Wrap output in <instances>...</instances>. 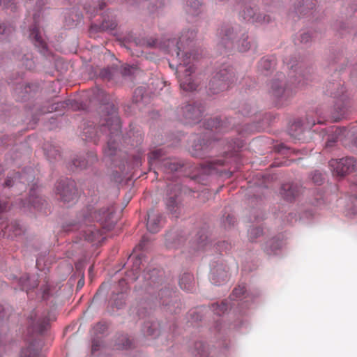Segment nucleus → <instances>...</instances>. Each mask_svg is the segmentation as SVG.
I'll list each match as a JSON object with an SVG mask.
<instances>
[{
    "label": "nucleus",
    "instance_id": "1",
    "mask_svg": "<svg viewBox=\"0 0 357 357\" xmlns=\"http://www.w3.org/2000/svg\"><path fill=\"white\" fill-rule=\"evenodd\" d=\"M100 111L101 119L99 128L89 124L84 127L82 136L84 139L93 141L96 143L104 132L106 133L108 131L109 139L104 149V154L107 157H112L115 155L118 151L116 140L120 137V120L116 109L112 103L108 102L103 105L100 107Z\"/></svg>",
    "mask_w": 357,
    "mask_h": 357
},
{
    "label": "nucleus",
    "instance_id": "2",
    "mask_svg": "<svg viewBox=\"0 0 357 357\" xmlns=\"http://www.w3.org/2000/svg\"><path fill=\"white\" fill-rule=\"evenodd\" d=\"M171 44L174 49L172 52V58L169 64L172 69L176 70L181 89L185 91L196 90L199 82L194 75L195 68L193 61L195 60L190 59V57L181 58L179 48L176 47L175 42L172 41ZM185 56H187V53H185Z\"/></svg>",
    "mask_w": 357,
    "mask_h": 357
},
{
    "label": "nucleus",
    "instance_id": "3",
    "mask_svg": "<svg viewBox=\"0 0 357 357\" xmlns=\"http://www.w3.org/2000/svg\"><path fill=\"white\" fill-rule=\"evenodd\" d=\"M197 36V32L195 29H184L178 38V39L176 38H172L169 39L165 42V48L167 52L171 55V57L172 58V50L174 49L173 46L172 45V42L174 41L176 43V47H178L179 48V53L180 56L181 58H186L185 56V53H187V57H190V59H192L193 60H195L197 59L196 54L192 52V50L189 48L190 43L193 41V40Z\"/></svg>",
    "mask_w": 357,
    "mask_h": 357
},
{
    "label": "nucleus",
    "instance_id": "4",
    "mask_svg": "<svg viewBox=\"0 0 357 357\" xmlns=\"http://www.w3.org/2000/svg\"><path fill=\"white\" fill-rule=\"evenodd\" d=\"M234 79L233 68L228 65H223L213 73L208 84V90L212 93H218L227 89Z\"/></svg>",
    "mask_w": 357,
    "mask_h": 357
},
{
    "label": "nucleus",
    "instance_id": "5",
    "mask_svg": "<svg viewBox=\"0 0 357 357\" xmlns=\"http://www.w3.org/2000/svg\"><path fill=\"white\" fill-rule=\"evenodd\" d=\"M91 209L87 208L83 211L77 218V221L72 225H78V229H80L84 238L88 241H100L102 237V231L92 225L93 218L92 217Z\"/></svg>",
    "mask_w": 357,
    "mask_h": 357
},
{
    "label": "nucleus",
    "instance_id": "6",
    "mask_svg": "<svg viewBox=\"0 0 357 357\" xmlns=\"http://www.w3.org/2000/svg\"><path fill=\"white\" fill-rule=\"evenodd\" d=\"M326 93L337 100L331 111L333 120L338 121L345 118L347 114V108L345 104L347 96L344 95V87L340 83H332L327 86Z\"/></svg>",
    "mask_w": 357,
    "mask_h": 357
},
{
    "label": "nucleus",
    "instance_id": "7",
    "mask_svg": "<svg viewBox=\"0 0 357 357\" xmlns=\"http://www.w3.org/2000/svg\"><path fill=\"white\" fill-rule=\"evenodd\" d=\"M165 152L162 149H155L150 152L148 156L150 169L158 166V169L169 174L182 167V164L176 159L163 158Z\"/></svg>",
    "mask_w": 357,
    "mask_h": 357
},
{
    "label": "nucleus",
    "instance_id": "8",
    "mask_svg": "<svg viewBox=\"0 0 357 357\" xmlns=\"http://www.w3.org/2000/svg\"><path fill=\"white\" fill-rule=\"evenodd\" d=\"M55 190L61 201L65 204H73L77 200V190L75 181L68 178L57 181Z\"/></svg>",
    "mask_w": 357,
    "mask_h": 357
},
{
    "label": "nucleus",
    "instance_id": "9",
    "mask_svg": "<svg viewBox=\"0 0 357 357\" xmlns=\"http://www.w3.org/2000/svg\"><path fill=\"white\" fill-rule=\"evenodd\" d=\"M245 29L238 24L222 25L219 31L220 43L225 47H230Z\"/></svg>",
    "mask_w": 357,
    "mask_h": 357
},
{
    "label": "nucleus",
    "instance_id": "10",
    "mask_svg": "<svg viewBox=\"0 0 357 357\" xmlns=\"http://www.w3.org/2000/svg\"><path fill=\"white\" fill-rule=\"evenodd\" d=\"M270 94L276 99L280 103L282 104L287 100L291 96V91L286 87V83L284 79V76L280 75V77L274 79L271 81L269 88Z\"/></svg>",
    "mask_w": 357,
    "mask_h": 357
},
{
    "label": "nucleus",
    "instance_id": "11",
    "mask_svg": "<svg viewBox=\"0 0 357 357\" xmlns=\"http://www.w3.org/2000/svg\"><path fill=\"white\" fill-rule=\"evenodd\" d=\"M329 166L334 174L342 176L357 167V162L352 158H344L340 160L332 159L329 162Z\"/></svg>",
    "mask_w": 357,
    "mask_h": 357
},
{
    "label": "nucleus",
    "instance_id": "12",
    "mask_svg": "<svg viewBox=\"0 0 357 357\" xmlns=\"http://www.w3.org/2000/svg\"><path fill=\"white\" fill-rule=\"evenodd\" d=\"M181 112L186 123H196L201 120L204 108L201 104H188L181 108Z\"/></svg>",
    "mask_w": 357,
    "mask_h": 357
},
{
    "label": "nucleus",
    "instance_id": "13",
    "mask_svg": "<svg viewBox=\"0 0 357 357\" xmlns=\"http://www.w3.org/2000/svg\"><path fill=\"white\" fill-rule=\"evenodd\" d=\"M241 16L246 21L251 22L268 23L271 21L269 15L259 12L257 6H245L241 13Z\"/></svg>",
    "mask_w": 357,
    "mask_h": 357
},
{
    "label": "nucleus",
    "instance_id": "14",
    "mask_svg": "<svg viewBox=\"0 0 357 357\" xmlns=\"http://www.w3.org/2000/svg\"><path fill=\"white\" fill-rule=\"evenodd\" d=\"M113 207H103L98 211H95L94 218L105 229H110L115 223L114 220Z\"/></svg>",
    "mask_w": 357,
    "mask_h": 357
},
{
    "label": "nucleus",
    "instance_id": "15",
    "mask_svg": "<svg viewBox=\"0 0 357 357\" xmlns=\"http://www.w3.org/2000/svg\"><path fill=\"white\" fill-rule=\"evenodd\" d=\"M34 174L33 169L29 167L24 170L22 174H19L17 173L13 174V176H8L6 181L3 184L4 187H11L14 184H17V181L19 183H22L24 185L29 184L30 182L33 181Z\"/></svg>",
    "mask_w": 357,
    "mask_h": 357
},
{
    "label": "nucleus",
    "instance_id": "16",
    "mask_svg": "<svg viewBox=\"0 0 357 357\" xmlns=\"http://www.w3.org/2000/svg\"><path fill=\"white\" fill-rule=\"evenodd\" d=\"M229 279L228 270L222 264L212 265L211 268L210 280L215 285H221Z\"/></svg>",
    "mask_w": 357,
    "mask_h": 357
},
{
    "label": "nucleus",
    "instance_id": "17",
    "mask_svg": "<svg viewBox=\"0 0 357 357\" xmlns=\"http://www.w3.org/2000/svg\"><path fill=\"white\" fill-rule=\"evenodd\" d=\"M231 47H236L239 52H245L249 50H255L257 43L254 39L249 37L248 32L245 30Z\"/></svg>",
    "mask_w": 357,
    "mask_h": 357
},
{
    "label": "nucleus",
    "instance_id": "18",
    "mask_svg": "<svg viewBox=\"0 0 357 357\" xmlns=\"http://www.w3.org/2000/svg\"><path fill=\"white\" fill-rule=\"evenodd\" d=\"M160 331V323L153 317H149L144 321L142 327V332L146 336L155 337L159 335Z\"/></svg>",
    "mask_w": 357,
    "mask_h": 357
},
{
    "label": "nucleus",
    "instance_id": "19",
    "mask_svg": "<svg viewBox=\"0 0 357 357\" xmlns=\"http://www.w3.org/2000/svg\"><path fill=\"white\" fill-rule=\"evenodd\" d=\"M96 160V155L93 153L77 156L73 160L70 169L73 171L84 169Z\"/></svg>",
    "mask_w": 357,
    "mask_h": 357
},
{
    "label": "nucleus",
    "instance_id": "20",
    "mask_svg": "<svg viewBox=\"0 0 357 357\" xmlns=\"http://www.w3.org/2000/svg\"><path fill=\"white\" fill-rule=\"evenodd\" d=\"M47 205V204L46 200L40 195H38L35 191H33L29 196L27 205L26 203H23L22 206L29 207V206H31L39 212L46 213L45 209Z\"/></svg>",
    "mask_w": 357,
    "mask_h": 357
},
{
    "label": "nucleus",
    "instance_id": "21",
    "mask_svg": "<svg viewBox=\"0 0 357 357\" xmlns=\"http://www.w3.org/2000/svg\"><path fill=\"white\" fill-rule=\"evenodd\" d=\"M29 319L31 326L37 333H43L48 326V320L42 316H38L36 312H32Z\"/></svg>",
    "mask_w": 357,
    "mask_h": 357
},
{
    "label": "nucleus",
    "instance_id": "22",
    "mask_svg": "<svg viewBox=\"0 0 357 357\" xmlns=\"http://www.w3.org/2000/svg\"><path fill=\"white\" fill-rule=\"evenodd\" d=\"M29 37L39 51L45 53L47 50V43L39 29L36 25L31 29Z\"/></svg>",
    "mask_w": 357,
    "mask_h": 357
},
{
    "label": "nucleus",
    "instance_id": "23",
    "mask_svg": "<svg viewBox=\"0 0 357 357\" xmlns=\"http://www.w3.org/2000/svg\"><path fill=\"white\" fill-rule=\"evenodd\" d=\"M161 215L154 210H151L147 214V229L151 233H156L160 228Z\"/></svg>",
    "mask_w": 357,
    "mask_h": 357
},
{
    "label": "nucleus",
    "instance_id": "24",
    "mask_svg": "<svg viewBox=\"0 0 357 357\" xmlns=\"http://www.w3.org/2000/svg\"><path fill=\"white\" fill-rule=\"evenodd\" d=\"M223 165H225V160L222 159H216L205 162L202 165L200 174H211L217 173L219 171L218 167Z\"/></svg>",
    "mask_w": 357,
    "mask_h": 357
},
{
    "label": "nucleus",
    "instance_id": "25",
    "mask_svg": "<svg viewBox=\"0 0 357 357\" xmlns=\"http://www.w3.org/2000/svg\"><path fill=\"white\" fill-rule=\"evenodd\" d=\"M300 192V189L297 184L289 183L282 185L280 194L283 198L287 201H291Z\"/></svg>",
    "mask_w": 357,
    "mask_h": 357
},
{
    "label": "nucleus",
    "instance_id": "26",
    "mask_svg": "<svg viewBox=\"0 0 357 357\" xmlns=\"http://www.w3.org/2000/svg\"><path fill=\"white\" fill-rule=\"evenodd\" d=\"M204 0H188L185 6V12L192 16L198 15L203 10Z\"/></svg>",
    "mask_w": 357,
    "mask_h": 357
},
{
    "label": "nucleus",
    "instance_id": "27",
    "mask_svg": "<svg viewBox=\"0 0 357 357\" xmlns=\"http://www.w3.org/2000/svg\"><path fill=\"white\" fill-rule=\"evenodd\" d=\"M208 245L207 236L204 231H199L193 238L191 246L193 250L199 251L204 250Z\"/></svg>",
    "mask_w": 357,
    "mask_h": 357
},
{
    "label": "nucleus",
    "instance_id": "28",
    "mask_svg": "<svg viewBox=\"0 0 357 357\" xmlns=\"http://www.w3.org/2000/svg\"><path fill=\"white\" fill-rule=\"evenodd\" d=\"M13 58L15 60L20 61L22 65L24 66L26 68H31L33 67V61L31 59V56L22 53L21 50L15 49L13 53Z\"/></svg>",
    "mask_w": 357,
    "mask_h": 357
},
{
    "label": "nucleus",
    "instance_id": "29",
    "mask_svg": "<svg viewBox=\"0 0 357 357\" xmlns=\"http://www.w3.org/2000/svg\"><path fill=\"white\" fill-rule=\"evenodd\" d=\"M39 344L33 342L23 348L18 357H37L39 355Z\"/></svg>",
    "mask_w": 357,
    "mask_h": 357
},
{
    "label": "nucleus",
    "instance_id": "30",
    "mask_svg": "<svg viewBox=\"0 0 357 357\" xmlns=\"http://www.w3.org/2000/svg\"><path fill=\"white\" fill-rule=\"evenodd\" d=\"M275 67V61L268 57L262 58L258 64L259 70L264 75H267Z\"/></svg>",
    "mask_w": 357,
    "mask_h": 357
},
{
    "label": "nucleus",
    "instance_id": "31",
    "mask_svg": "<svg viewBox=\"0 0 357 357\" xmlns=\"http://www.w3.org/2000/svg\"><path fill=\"white\" fill-rule=\"evenodd\" d=\"M133 100L137 104H146L149 102V98L146 93L145 87H138L135 90Z\"/></svg>",
    "mask_w": 357,
    "mask_h": 357
},
{
    "label": "nucleus",
    "instance_id": "32",
    "mask_svg": "<svg viewBox=\"0 0 357 357\" xmlns=\"http://www.w3.org/2000/svg\"><path fill=\"white\" fill-rule=\"evenodd\" d=\"M193 275L190 273H185L182 275L179 280V285L181 289L185 291H190L192 289Z\"/></svg>",
    "mask_w": 357,
    "mask_h": 357
},
{
    "label": "nucleus",
    "instance_id": "33",
    "mask_svg": "<svg viewBox=\"0 0 357 357\" xmlns=\"http://www.w3.org/2000/svg\"><path fill=\"white\" fill-rule=\"evenodd\" d=\"M304 128L301 121L298 120L292 123L289 129V135L295 139H301Z\"/></svg>",
    "mask_w": 357,
    "mask_h": 357
},
{
    "label": "nucleus",
    "instance_id": "34",
    "mask_svg": "<svg viewBox=\"0 0 357 357\" xmlns=\"http://www.w3.org/2000/svg\"><path fill=\"white\" fill-rule=\"evenodd\" d=\"M193 357H208V351L206 345L202 342H195L191 349Z\"/></svg>",
    "mask_w": 357,
    "mask_h": 357
},
{
    "label": "nucleus",
    "instance_id": "35",
    "mask_svg": "<svg viewBox=\"0 0 357 357\" xmlns=\"http://www.w3.org/2000/svg\"><path fill=\"white\" fill-rule=\"evenodd\" d=\"M208 146L206 144L198 142L192 146L190 153L195 157H204L208 152Z\"/></svg>",
    "mask_w": 357,
    "mask_h": 357
},
{
    "label": "nucleus",
    "instance_id": "36",
    "mask_svg": "<svg viewBox=\"0 0 357 357\" xmlns=\"http://www.w3.org/2000/svg\"><path fill=\"white\" fill-rule=\"evenodd\" d=\"M282 246V242L278 238L268 241L265 246V250L268 255L275 254Z\"/></svg>",
    "mask_w": 357,
    "mask_h": 357
},
{
    "label": "nucleus",
    "instance_id": "37",
    "mask_svg": "<svg viewBox=\"0 0 357 357\" xmlns=\"http://www.w3.org/2000/svg\"><path fill=\"white\" fill-rule=\"evenodd\" d=\"M250 297V294L246 292L244 285H239L233 290L230 298L231 300H242Z\"/></svg>",
    "mask_w": 357,
    "mask_h": 357
},
{
    "label": "nucleus",
    "instance_id": "38",
    "mask_svg": "<svg viewBox=\"0 0 357 357\" xmlns=\"http://www.w3.org/2000/svg\"><path fill=\"white\" fill-rule=\"evenodd\" d=\"M128 259L130 261L133 260L131 271L132 273V276L130 277V280L134 281L136 280L139 277L138 271L140 269L141 265L142 264V258L139 255L135 257V259H134V257L130 256Z\"/></svg>",
    "mask_w": 357,
    "mask_h": 357
},
{
    "label": "nucleus",
    "instance_id": "39",
    "mask_svg": "<svg viewBox=\"0 0 357 357\" xmlns=\"http://www.w3.org/2000/svg\"><path fill=\"white\" fill-rule=\"evenodd\" d=\"M43 149L47 158L49 160L56 159V158L59 157L60 155L59 149L52 144H45L44 145Z\"/></svg>",
    "mask_w": 357,
    "mask_h": 357
},
{
    "label": "nucleus",
    "instance_id": "40",
    "mask_svg": "<svg viewBox=\"0 0 357 357\" xmlns=\"http://www.w3.org/2000/svg\"><path fill=\"white\" fill-rule=\"evenodd\" d=\"M178 195L175 194L174 196L169 197L166 201V205L167 209L172 213H177V211L178 210V201H177Z\"/></svg>",
    "mask_w": 357,
    "mask_h": 357
},
{
    "label": "nucleus",
    "instance_id": "41",
    "mask_svg": "<svg viewBox=\"0 0 357 357\" xmlns=\"http://www.w3.org/2000/svg\"><path fill=\"white\" fill-rule=\"evenodd\" d=\"M6 231L12 233L14 236H17L21 235L24 232V230L21 225L18 222L15 221L12 222L6 227Z\"/></svg>",
    "mask_w": 357,
    "mask_h": 357
},
{
    "label": "nucleus",
    "instance_id": "42",
    "mask_svg": "<svg viewBox=\"0 0 357 357\" xmlns=\"http://www.w3.org/2000/svg\"><path fill=\"white\" fill-rule=\"evenodd\" d=\"M315 5V0H302V3L298 7L297 11L300 14L305 15L307 10L313 9Z\"/></svg>",
    "mask_w": 357,
    "mask_h": 357
},
{
    "label": "nucleus",
    "instance_id": "43",
    "mask_svg": "<svg viewBox=\"0 0 357 357\" xmlns=\"http://www.w3.org/2000/svg\"><path fill=\"white\" fill-rule=\"evenodd\" d=\"M13 28L5 23L0 24V40L3 41L9 38L13 32Z\"/></svg>",
    "mask_w": 357,
    "mask_h": 357
},
{
    "label": "nucleus",
    "instance_id": "44",
    "mask_svg": "<svg viewBox=\"0 0 357 357\" xmlns=\"http://www.w3.org/2000/svg\"><path fill=\"white\" fill-rule=\"evenodd\" d=\"M344 130H345L343 128H335V130H333L334 135L329 136L327 139L326 146H332L337 141L340 135L342 134V132Z\"/></svg>",
    "mask_w": 357,
    "mask_h": 357
},
{
    "label": "nucleus",
    "instance_id": "45",
    "mask_svg": "<svg viewBox=\"0 0 357 357\" xmlns=\"http://www.w3.org/2000/svg\"><path fill=\"white\" fill-rule=\"evenodd\" d=\"M117 68L114 66L102 68L99 74V76L105 79H110L116 72Z\"/></svg>",
    "mask_w": 357,
    "mask_h": 357
},
{
    "label": "nucleus",
    "instance_id": "46",
    "mask_svg": "<svg viewBox=\"0 0 357 357\" xmlns=\"http://www.w3.org/2000/svg\"><path fill=\"white\" fill-rule=\"evenodd\" d=\"M137 45L146 47H154L156 44V40L153 38H137L135 40Z\"/></svg>",
    "mask_w": 357,
    "mask_h": 357
},
{
    "label": "nucleus",
    "instance_id": "47",
    "mask_svg": "<svg viewBox=\"0 0 357 357\" xmlns=\"http://www.w3.org/2000/svg\"><path fill=\"white\" fill-rule=\"evenodd\" d=\"M116 27L115 22H107L104 21L101 24L100 26L97 25H92L91 29H94L95 31H107V30H113Z\"/></svg>",
    "mask_w": 357,
    "mask_h": 357
},
{
    "label": "nucleus",
    "instance_id": "48",
    "mask_svg": "<svg viewBox=\"0 0 357 357\" xmlns=\"http://www.w3.org/2000/svg\"><path fill=\"white\" fill-rule=\"evenodd\" d=\"M213 311L218 314L220 315L221 314H224L229 308L228 303L227 301H222L220 305L219 304H213L212 305Z\"/></svg>",
    "mask_w": 357,
    "mask_h": 357
},
{
    "label": "nucleus",
    "instance_id": "49",
    "mask_svg": "<svg viewBox=\"0 0 357 357\" xmlns=\"http://www.w3.org/2000/svg\"><path fill=\"white\" fill-rule=\"evenodd\" d=\"M162 304L165 306H169L170 303L172 301V292L169 291H161L160 293Z\"/></svg>",
    "mask_w": 357,
    "mask_h": 357
},
{
    "label": "nucleus",
    "instance_id": "50",
    "mask_svg": "<svg viewBox=\"0 0 357 357\" xmlns=\"http://www.w3.org/2000/svg\"><path fill=\"white\" fill-rule=\"evenodd\" d=\"M132 342L128 339L126 335H121L118 341L117 345L120 349H128L131 347Z\"/></svg>",
    "mask_w": 357,
    "mask_h": 357
},
{
    "label": "nucleus",
    "instance_id": "51",
    "mask_svg": "<svg viewBox=\"0 0 357 357\" xmlns=\"http://www.w3.org/2000/svg\"><path fill=\"white\" fill-rule=\"evenodd\" d=\"M250 238L253 241L262 234V229L259 227L251 228L248 231Z\"/></svg>",
    "mask_w": 357,
    "mask_h": 357
},
{
    "label": "nucleus",
    "instance_id": "52",
    "mask_svg": "<svg viewBox=\"0 0 357 357\" xmlns=\"http://www.w3.org/2000/svg\"><path fill=\"white\" fill-rule=\"evenodd\" d=\"M93 10L91 9L90 7H85V9L88 12V13H90L91 15H94L96 13V12L98 11V9H97V6H98L99 8V10H101L104 8V6H105V3L104 2H100V1H98L96 3H93Z\"/></svg>",
    "mask_w": 357,
    "mask_h": 357
},
{
    "label": "nucleus",
    "instance_id": "53",
    "mask_svg": "<svg viewBox=\"0 0 357 357\" xmlns=\"http://www.w3.org/2000/svg\"><path fill=\"white\" fill-rule=\"evenodd\" d=\"M299 40L301 43L308 44L312 40L311 34L309 32H303L299 36Z\"/></svg>",
    "mask_w": 357,
    "mask_h": 357
},
{
    "label": "nucleus",
    "instance_id": "54",
    "mask_svg": "<svg viewBox=\"0 0 357 357\" xmlns=\"http://www.w3.org/2000/svg\"><path fill=\"white\" fill-rule=\"evenodd\" d=\"M116 296L118 298H113L114 303L116 307L120 308L124 304L125 296L123 293H121L120 294H118Z\"/></svg>",
    "mask_w": 357,
    "mask_h": 357
},
{
    "label": "nucleus",
    "instance_id": "55",
    "mask_svg": "<svg viewBox=\"0 0 357 357\" xmlns=\"http://www.w3.org/2000/svg\"><path fill=\"white\" fill-rule=\"evenodd\" d=\"M136 68L131 66H125L121 70V73L123 76H128L133 74Z\"/></svg>",
    "mask_w": 357,
    "mask_h": 357
},
{
    "label": "nucleus",
    "instance_id": "56",
    "mask_svg": "<svg viewBox=\"0 0 357 357\" xmlns=\"http://www.w3.org/2000/svg\"><path fill=\"white\" fill-rule=\"evenodd\" d=\"M234 222L235 218H234V216L228 215L226 217L225 220H223V226L225 227V228L227 229L231 226L234 225Z\"/></svg>",
    "mask_w": 357,
    "mask_h": 357
},
{
    "label": "nucleus",
    "instance_id": "57",
    "mask_svg": "<svg viewBox=\"0 0 357 357\" xmlns=\"http://www.w3.org/2000/svg\"><path fill=\"white\" fill-rule=\"evenodd\" d=\"M312 180L315 183L320 185L323 180L321 174L319 172H315L314 176H312Z\"/></svg>",
    "mask_w": 357,
    "mask_h": 357
},
{
    "label": "nucleus",
    "instance_id": "58",
    "mask_svg": "<svg viewBox=\"0 0 357 357\" xmlns=\"http://www.w3.org/2000/svg\"><path fill=\"white\" fill-rule=\"evenodd\" d=\"M47 3V0H36V10L40 11L42 8Z\"/></svg>",
    "mask_w": 357,
    "mask_h": 357
},
{
    "label": "nucleus",
    "instance_id": "59",
    "mask_svg": "<svg viewBox=\"0 0 357 357\" xmlns=\"http://www.w3.org/2000/svg\"><path fill=\"white\" fill-rule=\"evenodd\" d=\"M316 124V122L314 119H310L309 118L306 119V124L305 126V128L310 129L312 126Z\"/></svg>",
    "mask_w": 357,
    "mask_h": 357
},
{
    "label": "nucleus",
    "instance_id": "60",
    "mask_svg": "<svg viewBox=\"0 0 357 357\" xmlns=\"http://www.w3.org/2000/svg\"><path fill=\"white\" fill-rule=\"evenodd\" d=\"M43 295L42 297L43 299H46L49 296V287L47 286L44 287L42 289Z\"/></svg>",
    "mask_w": 357,
    "mask_h": 357
},
{
    "label": "nucleus",
    "instance_id": "61",
    "mask_svg": "<svg viewBox=\"0 0 357 357\" xmlns=\"http://www.w3.org/2000/svg\"><path fill=\"white\" fill-rule=\"evenodd\" d=\"M5 317V309L4 307L0 305V319H3Z\"/></svg>",
    "mask_w": 357,
    "mask_h": 357
},
{
    "label": "nucleus",
    "instance_id": "62",
    "mask_svg": "<svg viewBox=\"0 0 357 357\" xmlns=\"http://www.w3.org/2000/svg\"><path fill=\"white\" fill-rule=\"evenodd\" d=\"M98 344L96 340H93L92 344V351L94 352L95 351L98 350Z\"/></svg>",
    "mask_w": 357,
    "mask_h": 357
},
{
    "label": "nucleus",
    "instance_id": "63",
    "mask_svg": "<svg viewBox=\"0 0 357 357\" xmlns=\"http://www.w3.org/2000/svg\"><path fill=\"white\" fill-rule=\"evenodd\" d=\"M6 208V204L4 202L0 201V213L3 211Z\"/></svg>",
    "mask_w": 357,
    "mask_h": 357
},
{
    "label": "nucleus",
    "instance_id": "64",
    "mask_svg": "<svg viewBox=\"0 0 357 357\" xmlns=\"http://www.w3.org/2000/svg\"><path fill=\"white\" fill-rule=\"evenodd\" d=\"M145 245V239L143 238L142 241L139 243L138 246L136 248L137 249H142Z\"/></svg>",
    "mask_w": 357,
    "mask_h": 357
}]
</instances>
